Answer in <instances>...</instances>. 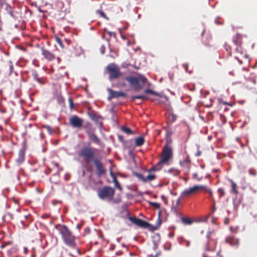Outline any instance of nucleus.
Instances as JSON below:
<instances>
[{
  "mask_svg": "<svg viewBox=\"0 0 257 257\" xmlns=\"http://www.w3.org/2000/svg\"><path fill=\"white\" fill-rule=\"evenodd\" d=\"M31 257H36L35 254L34 253H32L31 255Z\"/></svg>",
  "mask_w": 257,
  "mask_h": 257,
  "instance_id": "obj_59",
  "label": "nucleus"
},
{
  "mask_svg": "<svg viewBox=\"0 0 257 257\" xmlns=\"http://www.w3.org/2000/svg\"><path fill=\"white\" fill-rule=\"evenodd\" d=\"M203 189H204L205 191L206 192H208L209 194V197L210 198H211L212 196V192L211 190H210V189L206 188L205 187V188H203Z\"/></svg>",
  "mask_w": 257,
  "mask_h": 257,
  "instance_id": "obj_38",
  "label": "nucleus"
},
{
  "mask_svg": "<svg viewBox=\"0 0 257 257\" xmlns=\"http://www.w3.org/2000/svg\"><path fill=\"white\" fill-rule=\"evenodd\" d=\"M42 54L44 57L49 61H52L55 58V56L50 51L42 48L41 49Z\"/></svg>",
  "mask_w": 257,
  "mask_h": 257,
  "instance_id": "obj_15",
  "label": "nucleus"
},
{
  "mask_svg": "<svg viewBox=\"0 0 257 257\" xmlns=\"http://www.w3.org/2000/svg\"><path fill=\"white\" fill-rule=\"evenodd\" d=\"M69 106L71 110L74 109V103L72 97L68 98Z\"/></svg>",
  "mask_w": 257,
  "mask_h": 257,
  "instance_id": "obj_31",
  "label": "nucleus"
},
{
  "mask_svg": "<svg viewBox=\"0 0 257 257\" xmlns=\"http://www.w3.org/2000/svg\"><path fill=\"white\" fill-rule=\"evenodd\" d=\"M190 161L188 158L185 160L180 161V165L183 167L187 168L188 170H190Z\"/></svg>",
  "mask_w": 257,
  "mask_h": 257,
  "instance_id": "obj_19",
  "label": "nucleus"
},
{
  "mask_svg": "<svg viewBox=\"0 0 257 257\" xmlns=\"http://www.w3.org/2000/svg\"><path fill=\"white\" fill-rule=\"evenodd\" d=\"M121 129L123 133L128 135L134 134V132L130 128L125 126H122Z\"/></svg>",
  "mask_w": 257,
  "mask_h": 257,
  "instance_id": "obj_23",
  "label": "nucleus"
},
{
  "mask_svg": "<svg viewBox=\"0 0 257 257\" xmlns=\"http://www.w3.org/2000/svg\"><path fill=\"white\" fill-rule=\"evenodd\" d=\"M235 59L238 60V62L240 64H242V61L239 60V58L237 57H236Z\"/></svg>",
  "mask_w": 257,
  "mask_h": 257,
  "instance_id": "obj_52",
  "label": "nucleus"
},
{
  "mask_svg": "<svg viewBox=\"0 0 257 257\" xmlns=\"http://www.w3.org/2000/svg\"><path fill=\"white\" fill-rule=\"evenodd\" d=\"M93 162L95 167L96 174L97 176L100 177L105 175L106 173V170L100 160L94 159Z\"/></svg>",
  "mask_w": 257,
  "mask_h": 257,
  "instance_id": "obj_8",
  "label": "nucleus"
},
{
  "mask_svg": "<svg viewBox=\"0 0 257 257\" xmlns=\"http://www.w3.org/2000/svg\"><path fill=\"white\" fill-rule=\"evenodd\" d=\"M164 164L166 163L165 162H162V160H160V161L156 165H154V166L156 168L157 171L160 170L162 168L163 165Z\"/></svg>",
  "mask_w": 257,
  "mask_h": 257,
  "instance_id": "obj_27",
  "label": "nucleus"
},
{
  "mask_svg": "<svg viewBox=\"0 0 257 257\" xmlns=\"http://www.w3.org/2000/svg\"><path fill=\"white\" fill-rule=\"evenodd\" d=\"M97 13L99 14L100 16L102 17H103V18H105L106 17V15L105 14H104V13L100 10H97Z\"/></svg>",
  "mask_w": 257,
  "mask_h": 257,
  "instance_id": "obj_42",
  "label": "nucleus"
},
{
  "mask_svg": "<svg viewBox=\"0 0 257 257\" xmlns=\"http://www.w3.org/2000/svg\"><path fill=\"white\" fill-rule=\"evenodd\" d=\"M135 146L137 147L142 146L145 142V140L143 137H139L135 140Z\"/></svg>",
  "mask_w": 257,
  "mask_h": 257,
  "instance_id": "obj_20",
  "label": "nucleus"
},
{
  "mask_svg": "<svg viewBox=\"0 0 257 257\" xmlns=\"http://www.w3.org/2000/svg\"><path fill=\"white\" fill-rule=\"evenodd\" d=\"M55 40H56V42L57 43V44H58L60 45V46L61 48H63L64 47L62 41V40H61V39L60 38H59L58 37L56 36L55 37Z\"/></svg>",
  "mask_w": 257,
  "mask_h": 257,
  "instance_id": "obj_33",
  "label": "nucleus"
},
{
  "mask_svg": "<svg viewBox=\"0 0 257 257\" xmlns=\"http://www.w3.org/2000/svg\"><path fill=\"white\" fill-rule=\"evenodd\" d=\"M154 171H157V170H156V167L154 166L152 167L150 169H149L147 171V172L148 173H153L152 172H154Z\"/></svg>",
  "mask_w": 257,
  "mask_h": 257,
  "instance_id": "obj_39",
  "label": "nucleus"
},
{
  "mask_svg": "<svg viewBox=\"0 0 257 257\" xmlns=\"http://www.w3.org/2000/svg\"><path fill=\"white\" fill-rule=\"evenodd\" d=\"M64 242L67 246H68L70 247H71V248L75 247V246L76 245L75 242Z\"/></svg>",
  "mask_w": 257,
  "mask_h": 257,
  "instance_id": "obj_34",
  "label": "nucleus"
},
{
  "mask_svg": "<svg viewBox=\"0 0 257 257\" xmlns=\"http://www.w3.org/2000/svg\"><path fill=\"white\" fill-rule=\"evenodd\" d=\"M135 175L144 183L151 182L155 180L157 178L156 175L153 173H149V174L146 177L138 173H135Z\"/></svg>",
  "mask_w": 257,
  "mask_h": 257,
  "instance_id": "obj_10",
  "label": "nucleus"
},
{
  "mask_svg": "<svg viewBox=\"0 0 257 257\" xmlns=\"http://www.w3.org/2000/svg\"><path fill=\"white\" fill-rule=\"evenodd\" d=\"M203 188H205V186L203 185H195L192 187L184 190L182 193V196H189L197 193L200 189H203Z\"/></svg>",
  "mask_w": 257,
  "mask_h": 257,
  "instance_id": "obj_9",
  "label": "nucleus"
},
{
  "mask_svg": "<svg viewBox=\"0 0 257 257\" xmlns=\"http://www.w3.org/2000/svg\"><path fill=\"white\" fill-rule=\"evenodd\" d=\"M158 242H153V249L154 250H157L158 247Z\"/></svg>",
  "mask_w": 257,
  "mask_h": 257,
  "instance_id": "obj_41",
  "label": "nucleus"
},
{
  "mask_svg": "<svg viewBox=\"0 0 257 257\" xmlns=\"http://www.w3.org/2000/svg\"><path fill=\"white\" fill-rule=\"evenodd\" d=\"M124 79L127 81L132 86L134 90L138 91L142 89L145 83L147 82V79L143 75L137 74V76L128 75Z\"/></svg>",
  "mask_w": 257,
  "mask_h": 257,
  "instance_id": "obj_1",
  "label": "nucleus"
},
{
  "mask_svg": "<svg viewBox=\"0 0 257 257\" xmlns=\"http://www.w3.org/2000/svg\"><path fill=\"white\" fill-rule=\"evenodd\" d=\"M202 257H207V256L206 255V254H203L202 255Z\"/></svg>",
  "mask_w": 257,
  "mask_h": 257,
  "instance_id": "obj_64",
  "label": "nucleus"
},
{
  "mask_svg": "<svg viewBox=\"0 0 257 257\" xmlns=\"http://www.w3.org/2000/svg\"><path fill=\"white\" fill-rule=\"evenodd\" d=\"M249 173L252 175V176H255L256 175V171L255 170L253 169H250L249 170Z\"/></svg>",
  "mask_w": 257,
  "mask_h": 257,
  "instance_id": "obj_43",
  "label": "nucleus"
},
{
  "mask_svg": "<svg viewBox=\"0 0 257 257\" xmlns=\"http://www.w3.org/2000/svg\"><path fill=\"white\" fill-rule=\"evenodd\" d=\"M184 180H185V182H187V180H188V179H187V178H184Z\"/></svg>",
  "mask_w": 257,
  "mask_h": 257,
  "instance_id": "obj_63",
  "label": "nucleus"
},
{
  "mask_svg": "<svg viewBox=\"0 0 257 257\" xmlns=\"http://www.w3.org/2000/svg\"><path fill=\"white\" fill-rule=\"evenodd\" d=\"M88 138L95 144H98L100 142V140L98 137L95 135V133L92 134L88 136Z\"/></svg>",
  "mask_w": 257,
  "mask_h": 257,
  "instance_id": "obj_21",
  "label": "nucleus"
},
{
  "mask_svg": "<svg viewBox=\"0 0 257 257\" xmlns=\"http://www.w3.org/2000/svg\"><path fill=\"white\" fill-rule=\"evenodd\" d=\"M114 247H115V245L112 244H111L110 245V246L109 248V249L110 250H113L114 248Z\"/></svg>",
  "mask_w": 257,
  "mask_h": 257,
  "instance_id": "obj_48",
  "label": "nucleus"
},
{
  "mask_svg": "<svg viewBox=\"0 0 257 257\" xmlns=\"http://www.w3.org/2000/svg\"><path fill=\"white\" fill-rule=\"evenodd\" d=\"M24 253L25 254H27V252H28V249L26 247H24Z\"/></svg>",
  "mask_w": 257,
  "mask_h": 257,
  "instance_id": "obj_50",
  "label": "nucleus"
},
{
  "mask_svg": "<svg viewBox=\"0 0 257 257\" xmlns=\"http://www.w3.org/2000/svg\"><path fill=\"white\" fill-rule=\"evenodd\" d=\"M55 228L61 234L64 241H74L75 239L74 236L72 234L66 226L57 224L55 226Z\"/></svg>",
  "mask_w": 257,
  "mask_h": 257,
  "instance_id": "obj_4",
  "label": "nucleus"
},
{
  "mask_svg": "<svg viewBox=\"0 0 257 257\" xmlns=\"http://www.w3.org/2000/svg\"><path fill=\"white\" fill-rule=\"evenodd\" d=\"M78 155L84 159L87 163H89L90 161L94 159L95 149L90 146L83 147L79 151Z\"/></svg>",
  "mask_w": 257,
  "mask_h": 257,
  "instance_id": "obj_2",
  "label": "nucleus"
},
{
  "mask_svg": "<svg viewBox=\"0 0 257 257\" xmlns=\"http://www.w3.org/2000/svg\"><path fill=\"white\" fill-rule=\"evenodd\" d=\"M168 172L172 174L174 176H178L180 173L179 170H176L175 169H170L168 170Z\"/></svg>",
  "mask_w": 257,
  "mask_h": 257,
  "instance_id": "obj_26",
  "label": "nucleus"
},
{
  "mask_svg": "<svg viewBox=\"0 0 257 257\" xmlns=\"http://www.w3.org/2000/svg\"><path fill=\"white\" fill-rule=\"evenodd\" d=\"M205 30H204L202 32V33H201V35H202V36H203V34H204V32H205Z\"/></svg>",
  "mask_w": 257,
  "mask_h": 257,
  "instance_id": "obj_61",
  "label": "nucleus"
},
{
  "mask_svg": "<svg viewBox=\"0 0 257 257\" xmlns=\"http://www.w3.org/2000/svg\"><path fill=\"white\" fill-rule=\"evenodd\" d=\"M190 245V242H187L186 246L188 247Z\"/></svg>",
  "mask_w": 257,
  "mask_h": 257,
  "instance_id": "obj_58",
  "label": "nucleus"
},
{
  "mask_svg": "<svg viewBox=\"0 0 257 257\" xmlns=\"http://www.w3.org/2000/svg\"><path fill=\"white\" fill-rule=\"evenodd\" d=\"M216 245V242H207L205 246V250L207 251H213Z\"/></svg>",
  "mask_w": 257,
  "mask_h": 257,
  "instance_id": "obj_18",
  "label": "nucleus"
},
{
  "mask_svg": "<svg viewBox=\"0 0 257 257\" xmlns=\"http://www.w3.org/2000/svg\"><path fill=\"white\" fill-rule=\"evenodd\" d=\"M148 202L150 206H153L157 209H160L161 205H160V203H157V202H151V201H148ZM161 210H160L158 212L159 216H160L161 215Z\"/></svg>",
  "mask_w": 257,
  "mask_h": 257,
  "instance_id": "obj_22",
  "label": "nucleus"
},
{
  "mask_svg": "<svg viewBox=\"0 0 257 257\" xmlns=\"http://www.w3.org/2000/svg\"><path fill=\"white\" fill-rule=\"evenodd\" d=\"M9 14L12 17H14L13 12L12 10L9 12Z\"/></svg>",
  "mask_w": 257,
  "mask_h": 257,
  "instance_id": "obj_55",
  "label": "nucleus"
},
{
  "mask_svg": "<svg viewBox=\"0 0 257 257\" xmlns=\"http://www.w3.org/2000/svg\"><path fill=\"white\" fill-rule=\"evenodd\" d=\"M121 253H122V252L121 251H118L116 252L115 254L117 255H119L121 254Z\"/></svg>",
  "mask_w": 257,
  "mask_h": 257,
  "instance_id": "obj_51",
  "label": "nucleus"
},
{
  "mask_svg": "<svg viewBox=\"0 0 257 257\" xmlns=\"http://www.w3.org/2000/svg\"><path fill=\"white\" fill-rule=\"evenodd\" d=\"M115 193L113 188L109 186H104L98 191V196L101 199H107L109 201L112 200Z\"/></svg>",
  "mask_w": 257,
  "mask_h": 257,
  "instance_id": "obj_3",
  "label": "nucleus"
},
{
  "mask_svg": "<svg viewBox=\"0 0 257 257\" xmlns=\"http://www.w3.org/2000/svg\"><path fill=\"white\" fill-rule=\"evenodd\" d=\"M211 234V232H209V233L207 234V237H208V238H209V235H210Z\"/></svg>",
  "mask_w": 257,
  "mask_h": 257,
  "instance_id": "obj_60",
  "label": "nucleus"
},
{
  "mask_svg": "<svg viewBox=\"0 0 257 257\" xmlns=\"http://www.w3.org/2000/svg\"><path fill=\"white\" fill-rule=\"evenodd\" d=\"M183 66H184V68H185V69L186 71H188L189 73H191V71H188V64H184Z\"/></svg>",
  "mask_w": 257,
  "mask_h": 257,
  "instance_id": "obj_44",
  "label": "nucleus"
},
{
  "mask_svg": "<svg viewBox=\"0 0 257 257\" xmlns=\"http://www.w3.org/2000/svg\"><path fill=\"white\" fill-rule=\"evenodd\" d=\"M218 193L219 194L220 198H221L225 195V191L223 188H219L218 189Z\"/></svg>",
  "mask_w": 257,
  "mask_h": 257,
  "instance_id": "obj_35",
  "label": "nucleus"
},
{
  "mask_svg": "<svg viewBox=\"0 0 257 257\" xmlns=\"http://www.w3.org/2000/svg\"><path fill=\"white\" fill-rule=\"evenodd\" d=\"M69 123L73 128L80 130L83 126V119L76 115H73L69 118Z\"/></svg>",
  "mask_w": 257,
  "mask_h": 257,
  "instance_id": "obj_7",
  "label": "nucleus"
},
{
  "mask_svg": "<svg viewBox=\"0 0 257 257\" xmlns=\"http://www.w3.org/2000/svg\"><path fill=\"white\" fill-rule=\"evenodd\" d=\"M171 245L170 243V242H166V243L164 244V249L166 250H169L171 248Z\"/></svg>",
  "mask_w": 257,
  "mask_h": 257,
  "instance_id": "obj_36",
  "label": "nucleus"
},
{
  "mask_svg": "<svg viewBox=\"0 0 257 257\" xmlns=\"http://www.w3.org/2000/svg\"><path fill=\"white\" fill-rule=\"evenodd\" d=\"M118 85L121 87H125L126 84L123 80H120L118 82Z\"/></svg>",
  "mask_w": 257,
  "mask_h": 257,
  "instance_id": "obj_40",
  "label": "nucleus"
},
{
  "mask_svg": "<svg viewBox=\"0 0 257 257\" xmlns=\"http://www.w3.org/2000/svg\"><path fill=\"white\" fill-rule=\"evenodd\" d=\"M172 149L171 147L166 144L163 148L160 160H162V162L167 163L172 158Z\"/></svg>",
  "mask_w": 257,
  "mask_h": 257,
  "instance_id": "obj_6",
  "label": "nucleus"
},
{
  "mask_svg": "<svg viewBox=\"0 0 257 257\" xmlns=\"http://www.w3.org/2000/svg\"><path fill=\"white\" fill-rule=\"evenodd\" d=\"M90 117L92 120H95L96 119V116L95 114H90Z\"/></svg>",
  "mask_w": 257,
  "mask_h": 257,
  "instance_id": "obj_45",
  "label": "nucleus"
},
{
  "mask_svg": "<svg viewBox=\"0 0 257 257\" xmlns=\"http://www.w3.org/2000/svg\"><path fill=\"white\" fill-rule=\"evenodd\" d=\"M88 245H89V246L88 247V250H90L91 248V245H90L89 244Z\"/></svg>",
  "mask_w": 257,
  "mask_h": 257,
  "instance_id": "obj_62",
  "label": "nucleus"
},
{
  "mask_svg": "<svg viewBox=\"0 0 257 257\" xmlns=\"http://www.w3.org/2000/svg\"><path fill=\"white\" fill-rule=\"evenodd\" d=\"M182 222L187 225L191 224L193 222L192 220L189 218L187 217H183L181 219Z\"/></svg>",
  "mask_w": 257,
  "mask_h": 257,
  "instance_id": "obj_25",
  "label": "nucleus"
},
{
  "mask_svg": "<svg viewBox=\"0 0 257 257\" xmlns=\"http://www.w3.org/2000/svg\"><path fill=\"white\" fill-rule=\"evenodd\" d=\"M106 71L109 74V79L110 80L116 79L121 75L119 68L114 63L109 64L106 67Z\"/></svg>",
  "mask_w": 257,
  "mask_h": 257,
  "instance_id": "obj_5",
  "label": "nucleus"
},
{
  "mask_svg": "<svg viewBox=\"0 0 257 257\" xmlns=\"http://www.w3.org/2000/svg\"><path fill=\"white\" fill-rule=\"evenodd\" d=\"M137 99H142L143 100L148 99V97L146 95H139L132 96V99L134 101Z\"/></svg>",
  "mask_w": 257,
  "mask_h": 257,
  "instance_id": "obj_24",
  "label": "nucleus"
},
{
  "mask_svg": "<svg viewBox=\"0 0 257 257\" xmlns=\"http://www.w3.org/2000/svg\"><path fill=\"white\" fill-rule=\"evenodd\" d=\"M37 76H38V75H37V74H36H36H35V75H34L35 78H36V80H37V81L38 82H39L40 83H42V82H41V81L40 79V78H38V77H37Z\"/></svg>",
  "mask_w": 257,
  "mask_h": 257,
  "instance_id": "obj_46",
  "label": "nucleus"
},
{
  "mask_svg": "<svg viewBox=\"0 0 257 257\" xmlns=\"http://www.w3.org/2000/svg\"><path fill=\"white\" fill-rule=\"evenodd\" d=\"M5 70L9 73V75H11L14 70V66L12 61H9L7 62L5 65Z\"/></svg>",
  "mask_w": 257,
  "mask_h": 257,
  "instance_id": "obj_17",
  "label": "nucleus"
},
{
  "mask_svg": "<svg viewBox=\"0 0 257 257\" xmlns=\"http://www.w3.org/2000/svg\"><path fill=\"white\" fill-rule=\"evenodd\" d=\"M161 254V251L159 250L157 251L155 254L153 255L152 254H148L147 257H158Z\"/></svg>",
  "mask_w": 257,
  "mask_h": 257,
  "instance_id": "obj_37",
  "label": "nucleus"
},
{
  "mask_svg": "<svg viewBox=\"0 0 257 257\" xmlns=\"http://www.w3.org/2000/svg\"><path fill=\"white\" fill-rule=\"evenodd\" d=\"M229 181L231 184L230 193L236 196L238 194L237 184L231 179H229Z\"/></svg>",
  "mask_w": 257,
  "mask_h": 257,
  "instance_id": "obj_16",
  "label": "nucleus"
},
{
  "mask_svg": "<svg viewBox=\"0 0 257 257\" xmlns=\"http://www.w3.org/2000/svg\"><path fill=\"white\" fill-rule=\"evenodd\" d=\"M85 132L87 135L89 136L92 134L95 133V128L93 126L92 124L90 122H86V123L83 125Z\"/></svg>",
  "mask_w": 257,
  "mask_h": 257,
  "instance_id": "obj_14",
  "label": "nucleus"
},
{
  "mask_svg": "<svg viewBox=\"0 0 257 257\" xmlns=\"http://www.w3.org/2000/svg\"><path fill=\"white\" fill-rule=\"evenodd\" d=\"M200 154H201V152H198L197 154H196V156H199L200 155Z\"/></svg>",
  "mask_w": 257,
  "mask_h": 257,
  "instance_id": "obj_57",
  "label": "nucleus"
},
{
  "mask_svg": "<svg viewBox=\"0 0 257 257\" xmlns=\"http://www.w3.org/2000/svg\"><path fill=\"white\" fill-rule=\"evenodd\" d=\"M144 92L145 93L151 94L155 95H159V94L157 92H155L150 89H147L145 90Z\"/></svg>",
  "mask_w": 257,
  "mask_h": 257,
  "instance_id": "obj_30",
  "label": "nucleus"
},
{
  "mask_svg": "<svg viewBox=\"0 0 257 257\" xmlns=\"http://www.w3.org/2000/svg\"><path fill=\"white\" fill-rule=\"evenodd\" d=\"M174 235V233L173 232H171L169 234V236L170 237V238H172Z\"/></svg>",
  "mask_w": 257,
  "mask_h": 257,
  "instance_id": "obj_47",
  "label": "nucleus"
},
{
  "mask_svg": "<svg viewBox=\"0 0 257 257\" xmlns=\"http://www.w3.org/2000/svg\"><path fill=\"white\" fill-rule=\"evenodd\" d=\"M226 242L229 243V244L231 246H232V247H234V248L238 247V246L239 245V242L230 241V242Z\"/></svg>",
  "mask_w": 257,
  "mask_h": 257,
  "instance_id": "obj_32",
  "label": "nucleus"
},
{
  "mask_svg": "<svg viewBox=\"0 0 257 257\" xmlns=\"http://www.w3.org/2000/svg\"><path fill=\"white\" fill-rule=\"evenodd\" d=\"M109 93L108 99L110 100L113 98H119L120 97H125L126 93L121 91H116L110 89H108Z\"/></svg>",
  "mask_w": 257,
  "mask_h": 257,
  "instance_id": "obj_12",
  "label": "nucleus"
},
{
  "mask_svg": "<svg viewBox=\"0 0 257 257\" xmlns=\"http://www.w3.org/2000/svg\"><path fill=\"white\" fill-rule=\"evenodd\" d=\"M46 128H47V131L51 133V127L49 126H46Z\"/></svg>",
  "mask_w": 257,
  "mask_h": 257,
  "instance_id": "obj_49",
  "label": "nucleus"
},
{
  "mask_svg": "<svg viewBox=\"0 0 257 257\" xmlns=\"http://www.w3.org/2000/svg\"><path fill=\"white\" fill-rule=\"evenodd\" d=\"M47 242H45V244H44V245H42V248H44L45 247V246L47 245Z\"/></svg>",
  "mask_w": 257,
  "mask_h": 257,
  "instance_id": "obj_56",
  "label": "nucleus"
},
{
  "mask_svg": "<svg viewBox=\"0 0 257 257\" xmlns=\"http://www.w3.org/2000/svg\"><path fill=\"white\" fill-rule=\"evenodd\" d=\"M129 219L134 224L142 228H147L150 226L148 222L136 217H130Z\"/></svg>",
  "mask_w": 257,
  "mask_h": 257,
  "instance_id": "obj_11",
  "label": "nucleus"
},
{
  "mask_svg": "<svg viewBox=\"0 0 257 257\" xmlns=\"http://www.w3.org/2000/svg\"><path fill=\"white\" fill-rule=\"evenodd\" d=\"M192 178L198 181H200L202 179V176H199L198 174L197 173H194V174H193Z\"/></svg>",
  "mask_w": 257,
  "mask_h": 257,
  "instance_id": "obj_29",
  "label": "nucleus"
},
{
  "mask_svg": "<svg viewBox=\"0 0 257 257\" xmlns=\"http://www.w3.org/2000/svg\"><path fill=\"white\" fill-rule=\"evenodd\" d=\"M208 116H213V113L212 112H209L208 113Z\"/></svg>",
  "mask_w": 257,
  "mask_h": 257,
  "instance_id": "obj_54",
  "label": "nucleus"
},
{
  "mask_svg": "<svg viewBox=\"0 0 257 257\" xmlns=\"http://www.w3.org/2000/svg\"><path fill=\"white\" fill-rule=\"evenodd\" d=\"M219 102L220 103L223 104H227L228 103L226 102L223 101L222 100H219Z\"/></svg>",
  "mask_w": 257,
  "mask_h": 257,
  "instance_id": "obj_53",
  "label": "nucleus"
},
{
  "mask_svg": "<svg viewBox=\"0 0 257 257\" xmlns=\"http://www.w3.org/2000/svg\"><path fill=\"white\" fill-rule=\"evenodd\" d=\"M113 182L114 183V185H115V186L116 188H118L119 190H122V188H121L119 183L118 182V181L117 180L116 178L114 176H113Z\"/></svg>",
  "mask_w": 257,
  "mask_h": 257,
  "instance_id": "obj_28",
  "label": "nucleus"
},
{
  "mask_svg": "<svg viewBox=\"0 0 257 257\" xmlns=\"http://www.w3.org/2000/svg\"><path fill=\"white\" fill-rule=\"evenodd\" d=\"M26 149V146L24 144L22 148L19 151L18 157V158L16 159V162L19 164H21L24 161Z\"/></svg>",
  "mask_w": 257,
  "mask_h": 257,
  "instance_id": "obj_13",
  "label": "nucleus"
}]
</instances>
